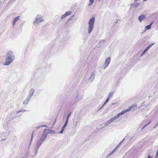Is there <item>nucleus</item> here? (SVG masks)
Wrapping results in <instances>:
<instances>
[{"mask_svg": "<svg viewBox=\"0 0 158 158\" xmlns=\"http://www.w3.org/2000/svg\"><path fill=\"white\" fill-rule=\"evenodd\" d=\"M95 21V17L94 16L92 17L89 20L88 23V33L90 34L92 31L94 27V24Z\"/></svg>", "mask_w": 158, "mask_h": 158, "instance_id": "1", "label": "nucleus"}, {"mask_svg": "<svg viewBox=\"0 0 158 158\" xmlns=\"http://www.w3.org/2000/svg\"><path fill=\"white\" fill-rule=\"evenodd\" d=\"M43 21V16L39 15H37L35 17V21L33 22V24L35 26H36L37 24L42 22Z\"/></svg>", "mask_w": 158, "mask_h": 158, "instance_id": "2", "label": "nucleus"}, {"mask_svg": "<svg viewBox=\"0 0 158 158\" xmlns=\"http://www.w3.org/2000/svg\"><path fill=\"white\" fill-rule=\"evenodd\" d=\"M6 57L8 58H10L13 60L15 59V56L13 52L12 51L8 52L6 54Z\"/></svg>", "mask_w": 158, "mask_h": 158, "instance_id": "3", "label": "nucleus"}, {"mask_svg": "<svg viewBox=\"0 0 158 158\" xmlns=\"http://www.w3.org/2000/svg\"><path fill=\"white\" fill-rule=\"evenodd\" d=\"M6 62L4 63V65L6 66L9 65L12 62L13 60L10 58H8L6 57Z\"/></svg>", "mask_w": 158, "mask_h": 158, "instance_id": "4", "label": "nucleus"}, {"mask_svg": "<svg viewBox=\"0 0 158 158\" xmlns=\"http://www.w3.org/2000/svg\"><path fill=\"white\" fill-rule=\"evenodd\" d=\"M111 58L110 57H108L106 58L105 60V63L104 69L106 68L109 64L110 60Z\"/></svg>", "mask_w": 158, "mask_h": 158, "instance_id": "5", "label": "nucleus"}, {"mask_svg": "<svg viewBox=\"0 0 158 158\" xmlns=\"http://www.w3.org/2000/svg\"><path fill=\"white\" fill-rule=\"evenodd\" d=\"M146 18V16L145 15H140L138 18V20L141 23L142 21Z\"/></svg>", "mask_w": 158, "mask_h": 158, "instance_id": "6", "label": "nucleus"}, {"mask_svg": "<svg viewBox=\"0 0 158 158\" xmlns=\"http://www.w3.org/2000/svg\"><path fill=\"white\" fill-rule=\"evenodd\" d=\"M49 133V129H44V131L43 133V135L47 137Z\"/></svg>", "mask_w": 158, "mask_h": 158, "instance_id": "7", "label": "nucleus"}, {"mask_svg": "<svg viewBox=\"0 0 158 158\" xmlns=\"http://www.w3.org/2000/svg\"><path fill=\"white\" fill-rule=\"evenodd\" d=\"M20 16H18L15 17L13 19V25L14 26L16 22L19 19Z\"/></svg>", "mask_w": 158, "mask_h": 158, "instance_id": "8", "label": "nucleus"}, {"mask_svg": "<svg viewBox=\"0 0 158 158\" xmlns=\"http://www.w3.org/2000/svg\"><path fill=\"white\" fill-rule=\"evenodd\" d=\"M42 142H42V141H41L40 140H38L37 142L36 143L37 149H38L39 148L40 146L42 143Z\"/></svg>", "mask_w": 158, "mask_h": 158, "instance_id": "9", "label": "nucleus"}, {"mask_svg": "<svg viewBox=\"0 0 158 158\" xmlns=\"http://www.w3.org/2000/svg\"><path fill=\"white\" fill-rule=\"evenodd\" d=\"M153 23H151L150 24L146 26L145 27V30H148L150 29L151 28V27L152 24H153Z\"/></svg>", "mask_w": 158, "mask_h": 158, "instance_id": "10", "label": "nucleus"}, {"mask_svg": "<svg viewBox=\"0 0 158 158\" xmlns=\"http://www.w3.org/2000/svg\"><path fill=\"white\" fill-rule=\"evenodd\" d=\"M137 105L134 104L131 105L129 107L128 109H127V110L128 111H129L131 110L134 107H136V106Z\"/></svg>", "mask_w": 158, "mask_h": 158, "instance_id": "11", "label": "nucleus"}, {"mask_svg": "<svg viewBox=\"0 0 158 158\" xmlns=\"http://www.w3.org/2000/svg\"><path fill=\"white\" fill-rule=\"evenodd\" d=\"M117 149L115 148L114 149L111 151L110 152L107 156L108 157H110L111 155L113 154L117 150Z\"/></svg>", "mask_w": 158, "mask_h": 158, "instance_id": "12", "label": "nucleus"}, {"mask_svg": "<svg viewBox=\"0 0 158 158\" xmlns=\"http://www.w3.org/2000/svg\"><path fill=\"white\" fill-rule=\"evenodd\" d=\"M128 112L127 109H125L123 110L121 112L118 114L120 116V115H122L124 114L126 112Z\"/></svg>", "mask_w": 158, "mask_h": 158, "instance_id": "13", "label": "nucleus"}, {"mask_svg": "<svg viewBox=\"0 0 158 158\" xmlns=\"http://www.w3.org/2000/svg\"><path fill=\"white\" fill-rule=\"evenodd\" d=\"M154 43H152L149 45L145 49L147 51L152 46L154 45Z\"/></svg>", "mask_w": 158, "mask_h": 158, "instance_id": "14", "label": "nucleus"}, {"mask_svg": "<svg viewBox=\"0 0 158 158\" xmlns=\"http://www.w3.org/2000/svg\"><path fill=\"white\" fill-rule=\"evenodd\" d=\"M34 92V89L32 88L29 91V95L32 96V95H33V94Z\"/></svg>", "mask_w": 158, "mask_h": 158, "instance_id": "15", "label": "nucleus"}, {"mask_svg": "<svg viewBox=\"0 0 158 158\" xmlns=\"http://www.w3.org/2000/svg\"><path fill=\"white\" fill-rule=\"evenodd\" d=\"M47 137L45 136H44V135H42L40 139V140L42 141V142H43L44 139L46 138Z\"/></svg>", "mask_w": 158, "mask_h": 158, "instance_id": "16", "label": "nucleus"}, {"mask_svg": "<svg viewBox=\"0 0 158 158\" xmlns=\"http://www.w3.org/2000/svg\"><path fill=\"white\" fill-rule=\"evenodd\" d=\"M95 77V75H92L91 76V77L89 78V79L91 81H93V80L94 78Z\"/></svg>", "mask_w": 158, "mask_h": 158, "instance_id": "17", "label": "nucleus"}, {"mask_svg": "<svg viewBox=\"0 0 158 158\" xmlns=\"http://www.w3.org/2000/svg\"><path fill=\"white\" fill-rule=\"evenodd\" d=\"M125 138H124L119 143L118 145L116 147H115L117 149L118 148L119 146L123 142Z\"/></svg>", "mask_w": 158, "mask_h": 158, "instance_id": "18", "label": "nucleus"}, {"mask_svg": "<svg viewBox=\"0 0 158 158\" xmlns=\"http://www.w3.org/2000/svg\"><path fill=\"white\" fill-rule=\"evenodd\" d=\"M15 1V0H10V1L9 2L8 5H12Z\"/></svg>", "mask_w": 158, "mask_h": 158, "instance_id": "19", "label": "nucleus"}, {"mask_svg": "<svg viewBox=\"0 0 158 158\" xmlns=\"http://www.w3.org/2000/svg\"><path fill=\"white\" fill-rule=\"evenodd\" d=\"M74 15H73L72 16H71L70 18H68L67 19V22L66 23H67L69 22V21H70L72 20V18L74 17Z\"/></svg>", "mask_w": 158, "mask_h": 158, "instance_id": "20", "label": "nucleus"}, {"mask_svg": "<svg viewBox=\"0 0 158 158\" xmlns=\"http://www.w3.org/2000/svg\"><path fill=\"white\" fill-rule=\"evenodd\" d=\"M113 92H111L109 93L108 96L107 97H109V98L112 97V96L113 95Z\"/></svg>", "mask_w": 158, "mask_h": 158, "instance_id": "21", "label": "nucleus"}, {"mask_svg": "<svg viewBox=\"0 0 158 158\" xmlns=\"http://www.w3.org/2000/svg\"><path fill=\"white\" fill-rule=\"evenodd\" d=\"M71 13V11H67L65 12V15H66V16L70 15Z\"/></svg>", "mask_w": 158, "mask_h": 158, "instance_id": "22", "label": "nucleus"}, {"mask_svg": "<svg viewBox=\"0 0 158 158\" xmlns=\"http://www.w3.org/2000/svg\"><path fill=\"white\" fill-rule=\"evenodd\" d=\"M140 5V3H135L133 5L135 7H137V6H139Z\"/></svg>", "mask_w": 158, "mask_h": 158, "instance_id": "23", "label": "nucleus"}, {"mask_svg": "<svg viewBox=\"0 0 158 158\" xmlns=\"http://www.w3.org/2000/svg\"><path fill=\"white\" fill-rule=\"evenodd\" d=\"M111 123V122L110 121V120L107 121L105 123V127H106L108 126L110 123Z\"/></svg>", "mask_w": 158, "mask_h": 158, "instance_id": "24", "label": "nucleus"}, {"mask_svg": "<svg viewBox=\"0 0 158 158\" xmlns=\"http://www.w3.org/2000/svg\"><path fill=\"white\" fill-rule=\"evenodd\" d=\"M110 98L109 97H107V99L104 102V103H103L104 105H105L109 101Z\"/></svg>", "mask_w": 158, "mask_h": 158, "instance_id": "25", "label": "nucleus"}, {"mask_svg": "<svg viewBox=\"0 0 158 158\" xmlns=\"http://www.w3.org/2000/svg\"><path fill=\"white\" fill-rule=\"evenodd\" d=\"M115 120V119L114 117L110 119V121L111 123H112Z\"/></svg>", "mask_w": 158, "mask_h": 158, "instance_id": "26", "label": "nucleus"}, {"mask_svg": "<svg viewBox=\"0 0 158 158\" xmlns=\"http://www.w3.org/2000/svg\"><path fill=\"white\" fill-rule=\"evenodd\" d=\"M66 17V15H65V14H64V15H62L61 19H62L64 18L65 17Z\"/></svg>", "mask_w": 158, "mask_h": 158, "instance_id": "27", "label": "nucleus"}, {"mask_svg": "<svg viewBox=\"0 0 158 158\" xmlns=\"http://www.w3.org/2000/svg\"><path fill=\"white\" fill-rule=\"evenodd\" d=\"M49 133H52V134H54V131L53 130H51V129H49Z\"/></svg>", "mask_w": 158, "mask_h": 158, "instance_id": "28", "label": "nucleus"}, {"mask_svg": "<svg viewBox=\"0 0 158 158\" xmlns=\"http://www.w3.org/2000/svg\"><path fill=\"white\" fill-rule=\"evenodd\" d=\"M71 114V112H70L69 114H68L67 116V118H66L67 119H69V117Z\"/></svg>", "mask_w": 158, "mask_h": 158, "instance_id": "29", "label": "nucleus"}, {"mask_svg": "<svg viewBox=\"0 0 158 158\" xmlns=\"http://www.w3.org/2000/svg\"><path fill=\"white\" fill-rule=\"evenodd\" d=\"M114 117L115 119H117V118H118L119 117V115H118V114H117V115H115V116H114Z\"/></svg>", "mask_w": 158, "mask_h": 158, "instance_id": "30", "label": "nucleus"}, {"mask_svg": "<svg viewBox=\"0 0 158 158\" xmlns=\"http://www.w3.org/2000/svg\"><path fill=\"white\" fill-rule=\"evenodd\" d=\"M31 97H32L31 96H30V95H28V97L27 98V99L28 100V101H29L30 99L31 98Z\"/></svg>", "mask_w": 158, "mask_h": 158, "instance_id": "31", "label": "nucleus"}, {"mask_svg": "<svg viewBox=\"0 0 158 158\" xmlns=\"http://www.w3.org/2000/svg\"><path fill=\"white\" fill-rule=\"evenodd\" d=\"M40 127H48L47 126H46L45 125H43L42 126H39L38 127H36V128L38 129Z\"/></svg>", "mask_w": 158, "mask_h": 158, "instance_id": "32", "label": "nucleus"}, {"mask_svg": "<svg viewBox=\"0 0 158 158\" xmlns=\"http://www.w3.org/2000/svg\"><path fill=\"white\" fill-rule=\"evenodd\" d=\"M28 101H28V100L27 99L23 103L24 104H25V103L27 104L28 103Z\"/></svg>", "mask_w": 158, "mask_h": 158, "instance_id": "33", "label": "nucleus"}, {"mask_svg": "<svg viewBox=\"0 0 158 158\" xmlns=\"http://www.w3.org/2000/svg\"><path fill=\"white\" fill-rule=\"evenodd\" d=\"M26 111V110H20V111H16V113L18 114V113H19L20 112H23V111Z\"/></svg>", "mask_w": 158, "mask_h": 158, "instance_id": "34", "label": "nucleus"}, {"mask_svg": "<svg viewBox=\"0 0 158 158\" xmlns=\"http://www.w3.org/2000/svg\"><path fill=\"white\" fill-rule=\"evenodd\" d=\"M64 131V130L61 129V131L60 132H58V133L59 134H62V133H63V132Z\"/></svg>", "mask_w": 158, "mask_h": 158, "instance_id": "35", "label": "nucleus"}, {"mask_svg": "<svg viewBox=\"0 0 158 158\" xmlns=\"http://www.w3.org/2000/svg\"><path fill=\"white\" fill-rule=\"evenodd\" d=\"M105 105H104V104H103L102 106L98 110V111H99L100 110H101V109H102L103 107Z\"/></svg>", "mask_w": 158, "mask_h": 158, "instance_id": "36", "label": "nucleus"}, {"mask_svg": "<svg viewBox=\"0 0 158 158\" xmlns=\"http://www.w3.org/2000/svg\"><path fill=\"white\" fill-rule=\"evenodd\" d=\"M95 72L93 71L92 73V75H95Z\"/></svg>", "mask_w": 158, "mask_h": 158, "instance_id": "37", "label": "nucleus"}, {"mask_svg": "<svg viewBox=\"0 0 158 158\" xmlns=\"http://www.w3.org/2000/svg\"><path fill=\"white\" fill-rule=\"evenodd\" d=\"M157 126H158V123H157L156 125L153 127V128H155Z\"/></svg>", "mask_w": 158, "mask_h": 158, "instance_id": "38", "label": "nucleus"}, {"mask_svg": "<svg viewBox=\"0 0 158 158\" xmlns=\"http://www.w3.org/2000/svg\"><path fill=\"white\" fill-rule=\"evenodd\" d=\"M33 133H34V131H33L32 132V133L31 134V140H32V138H33Z\"/></svg>", "mask_w": 158, "mask_h": 158, "instance_id": "39", "label": "nucleus"}, {"mask_svg": "<svg viewBox=\"0 0 158 158\" xmlns=\"http://www.w3.org/2000/svg\"><path fill=\"white\" fill-rule=\"evenodd\" d=\"M89 1L90 2V3H91V4H92L94 3V0H89Z\"/></svg>", "mask_w": 158, "mask_h": 158, "instance_id": "40", "label": "nucleus"}, {"mask_svg": "<svg viewBox=\"0 0 158 158\" xmlns=\"http://www.w3.org/2000/svg\"><path fill=\"white\" fill-rule=\"evenodd\" d=\"M158 157V148L157 150V153L156 155V158H157V157Z\"/></svg>", "mask_w": 158, "mask_h": 158, "instance_id": "41", "label": "nucleus"}, {"mask_svg": "<svg viewBox=\"0 0 158 158\" xmlns=\"http://www.w3.org/2000/svg\"><path fill=\"white\" fill-rule=\"evenodd\" d=\"M66 127L65 126H64L63 125V126L62 127V128L61 129L63 130H64V129Z\"/></svg>", "mask_w": 158, "mask_h": 158, "instance_id": "42", "label": "nucleus"}, {"mask_svg": "<svg viewBox=\"0 0 158 158\" xmlns=\"http://www.w3.org/2000/svg\"><path fill=\"white\" fill-rule=\"evenodd\" d=\"M66 127L65 126H64L63 125V126L62 127V128L61 129L63 130H64V129Z\"/></svg>", "mask_w": 158, "mask_h": 158, "instance_id": "43", "label": "nucleus"}, {"mask_svg": "<svg viewBox=\"0 0 158 158\" xmlns=\"http://www.w3.org/2000/svg\"><path fill=\"white\" fill-rule=\"evenodd\" d=\"M38 149H37V148H36V150L35 151V155H36L37 152L38 150Z\"/></svg>", "mask_w": 158, "mask_h": 158, "instance_id": "44", "label": "nucleus"}, {"mask_svg": "<svg viewBox=\"0 0 158 158\" xmlns=\"http://www.w3.org/2000/svg\"><path fill=\"white\" fill-rule=\"evenodd\" d=\"M68 120H69V119H68L66 118L65 123H68Z\"/></svg>", "mask_w": 158, "mask_h": 158, "instance_id": "45", "label": "nucleus"}, {"mask_svg": "<svg viewBox=\"0 0 158 158\" xmlns=\"http://www.w3.org/2000/svg\"><path fill=\"white\" fill-rule=\"evenodd\" d=\"M105 41L103 40H102L100 41V43H103Z\"/></svg>", "mask_w": 158, "mask_h": 158, "instance_id": "46", "label": "nucleus"}, {"mask_svg": "<svg viewBox=\"0 0 158 158\" xmlns=\"http://www.w3.org/2000/svg\"><path fill=\"white\" fill-rule=\"evenodd\" d=\"M147 51L145 49H144L143 52H142V53L143 54H144Z\"/></svg>", "mask_w": 158, "mask_h": 158, "instance_id": "47", "label": "nucleus"}, {"mask_svg": "<svg viewBox=\"0 0 158 158\" xmlns=\"http://www.w3.org/2000/svg\"><path fill=\"white\" fill-rule=\"evenodd\" d=\"M147 125H145L144 126H143V127L142 128V129L141 130H142L145 127H146L147 126Z\"/></svg>", "mask_w": 158, "mask_h": 158, "instance_id": "48", "label": "nucleus"}, {"mask_svg": "<svg viewBox=\"0 0 158 158\" xmlns=\"http://www.w3.org/2000/svg\"><path fill=\"white\" fill-rule=\"evenodd\" d=\"M67 124L68 123H65L64 125L66 127L67 125Z\"/></svg>", "mask_w": 158, "mask_h": 158, "instance_id": "49", "label": "nucleus"}, {"mask_svg": "<svg viewBox=\"0 0 158 158\" xmlns=\"http://www.w3.org/2000/svg\"><path fill=\"white\" fill-rule=\"evenodd\" d=\"M151 121H150L148 122V124H146V125H147H147H149V124L150 123H151Z\"/></svg>", "mask_w": 158, "mask_h": 158, "instance_id": "50", "label": "nucleus"}, {"mask_svg": "<svg viewBox=\"0 0 158 158\" xmlns=\"http://www.w3.org/2000/svg\"><path fill=\"white\" fill-rule=\"evenodd\" d=\"M147 158H152L151 157V156L149 155H148V156Z\"/></svg>", "mask_w": 158, "mask_h": 158, "instance_id": "51", "label": "nucleus"}, {"mask_svg": "<svg viewBox=\"0 0 158 158\" xmlns=\"http://www.w3.org/2000/svg\"><path fill=\"white\" fill-rule=\"evenodd\" d=\"M136 136H135V135H134V136H133L132 138H131V139H134L135 137Z\"/></svg>", "mask_w": 158, "mask_h": 158, "instance_id": "52", "label": "nucleus"}, {"mask_svg": "<svg viewBox=\"0 0 158 158\" xmlns=\"http://www.w3.org/2000/svg\"><path fill=\"white\" fill-rule=\"evenodd\" d=\"M100 128L102 129V128H103L102 127H101L102 126V125H100Z\"/></svg>", "mask_w": 158, "mask_h": 158, "instance_id": "53", "label": "nucleus"}, {"mask_svg": "<svg viewBox=\"0 0 158 158\" xmlns=\"http://www.w3.org/2000/svg\"><path fill=\"white\" fill-rule=\"evenodd\" d=\"M138 0H135L134 2H137Z\"/></svg>", "mask_w": 158, "mask_h": 158, "instance_id": "54", "label": "nucleus"}, {"mask_svg": "<svg viewBox=\"0 0 158 158\" xmlns=\"http://www.w3.org/2000/svg\"><path fill=\"white\" fill-rule=\"evenodd\" d=\"M92 4H91V3H89V5H89V6H90V5H92Z\"/></svg>", "mask_w": 158, "mask_h": 158, "instance_id": "55", "label": "nucleus"}, {"mask_svg": "<svg viewBox=\"0 0 158 158\" xmlns=\"http://www.w3.org/2000/svg\"><path fill=\"white\" fill-rule=\"evenodd\" d=\"M143 54H143V53H142V54L141 55V56H142Z\"/></svg>", "mask_w": 158, "mask_h": 158, "instance_id": "56", "label": "nucleus"}, {"mask_svg": "<svg viewBox=\"0 0 158 158\" xmlns=\"http://www.w3.org/2000/svg\"><path fill=\"white\" fill-rule=\"evenodd\" d=\"M143 54H143V53H142V54L141 55V56H142Z\"/></svg>", "mask_w": 158, "mask_h": 158, "instance_id": "57", "label": "nucleus"}, {"mask_svg": "<svg viewBox=\"0 0 158 158\" xmlns=\"http://www.w3.org/2000/svg\"><path fill=\"white\" fill-rule=\"evenodd\" d=\"M118 23V21H117L116 22V23Z\"/></svg>", "mask_w": 158, "mask_h": 158, "instance_id": "58", "label": "nucleus"}, {"mask_svg": "<svg viewBox=\"0 0 158 158\" xmlns=\"http://www.w3.org/2000/svg\"><path fill=\"white\" fill-rule=\"evenodd\" d=\"M143 1H146L147 0H143Z\"/></svg>", "mask_w": 158, "mask_h": 158, "instance_id": "59", "label": "nucleus"}, {"mask_svg": "<svg viewBox=\"0 0 158 158\" xmlns=\"http://www.w3.org/2000/svg\"><path fill=\"white\" fill-rule=\"evenodd\" d=\"M55 122H54V123H53V125H54V124H55Z\"/></svg>", "mask_w": 158, "mask_h": 158, "instance_id": "60", "label": "nucleus"}, {"mask_svg": "<svg viewBox=\"0 0 158 158\" xmlns=\"http://www.w3.org/2000/svg\"><path fill=\"white\" fill-rule=\"evenodd\" d=\"M55 122H54V123H53V125H54V124H55Z\"/></svg>", "mask_w": 158, "mask_h": 158, "instance_id": "61", "label": "nucleus"}, {"mask_svg": "<svg viewBox=\"0 0 158 158\" xmlns=\"http://www.w3.org/2000/svg\"><path fill=\"white\" fill-rule=\"evenodd\" d=\"M5 139H2V140H4Z\"/></svg>", "mask_w": 158, "mask_h": 158, "instance_id": "62", "label": "nucleus"}, {"mask_svg": "<svg viewBox=\"0 0 158 158\" xmlns=\"http://www.w3.org/2000/svg\"><path fill=\"white\" fill-rule=\"evenodd\" d=\"M156 108V107H155V108H154V109H155Z\"/></svg>", "mask_w": 158, "mask_h": 158, "instance_id": "63", "label": "nucleus"}]
</instances>
